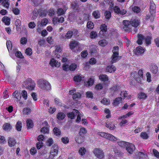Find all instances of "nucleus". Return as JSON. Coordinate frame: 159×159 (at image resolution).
Masks as SVG:
<instances>
[{
  "label": "nucleus",
  "instance_id": "1",
  "mask_svg": "<svg viewBox=\"0 0 159 159\" xmlns=\"http://www.w3.org/2000/svg\"><path fill=\"white\" fill-rule=\"evenodd\" d=\"M38 84L39 87L43 89L48 90L50 89L51 88L50 84L45 80H39L38 81Z\"/></svg>",
  "mask_w": 159,
  "mask_h": 159
},
{
  "label": "nucleus",
  "instance_id": "2",
  "mask_svg": "<svg viewBox=\"0 0 159 159\" xmlns=\"http://www.w3.org/2000/svg\"><path fill=\"white\" fill-rule=\"evenodd\" d=\"M119 48L118 46L114 47L113 49L112 52L113 53L111 57V63L112 64L117 61L120 59V57L119 56Z\"/></svg>",
  "mask_w": 159,
  "mask_h": 159
},
{
  "label": "nucleus",
  "instance_id": "3",
  "mask_svg": "<svg viewBox=\"0 0 159 159\" xmlns=\"http://www.w3.org/2000/svg\"><path fill=\"white\" fill-rule=\"evenodd\" d=\"M80 114L77 110L73 109L72 111L70 112V119H74L75 117L77 116L76 122L77 123H79L81 120Z\"/></svg>",
  "mask_w": 159,
  "mask_h": 159
},
{
  "label": "nucleus",
  "instance_id": "4",
  "mask_svg": "<svg viewBox=\"0 0 159 159\" xmlns=\"http://www.w3.org/2000/svg\"><path fill=\"white\" fill-rule=\"evenodd\" d=\"M80 47V44L77 41H73L70 43V49L75 52L79 51Z\"/></svg>",
  "mask_w": 159,
  "mask_h": 159
},
{
  "label": "nucleus",
  "instance_id": "5",
  "mask_svg": "<svg viewBox=\"0 0 159 159\" xmlns=\"http://www.w3.org/2000/svg\"><path fill=\"white\" fill-rule=\"evenodd\" d=\"M131 27L130 21L127 20H125L123 21V25L121 26L123 30L126 31H130Z\"/></svg>",
  "mask_w": 159,
  "mask_h": 159
},
{
  "label": "nucleus",
  "instance_id": "6",
  "mask_svg": "<svg viewBox=\"0 0 159 159\" xmlns=\"http://www.w3.org/2000/svg\"><path fill=\"white\" fill-rule=\"evenodd\" d=\"M98 134L100 136L104 137L111 141H116L117 140L116 138L115 137L110 134L100 132L98 133Z\"/></svg>",
  "mask_w": 159,
  "mask_h": 159
},
{
  "label": "nucleus",
  "instance_id": "7",
  "mask_svg": "<svg viewBox=\"0 0 159 159\" xmlns=\"http://www.w3.org/2000/svg\"><path fill=\"white\" fill-rule=\"evenodd\" d=\"M93 153L96 157L99 158H102L104 156L103 152L99 148H95L93 150Z\"/></svg>",
  "mask_w": 159,
  "mask_h": 159
},
{
  "label": "nucleus",
  "instance_id": "8",
  "mask_svg": "<svg viewBox=\"0 0 159 159\" xmlns=\"http://www.w3.org/2000/svg\"><path fill=\"white\" fill-rule=\"evenodd\" d=\"M54 102L56 105H57L60 106H63L64 107L63 109L64 111H67L69 110V106L62 104L61 101L58 98H56L54 99Z\"/></svg>",
  "mask_w": 159,
  "mask_h": 159
},
{
  "label": "nucleus",
  "instance_id": "9",
  "mask_svg": "<svg viewBox=\"0 0 159 159\" xmlns=\"http://www.w3.org/2000/svg\"><path fill=\"white\" fill-rule=\"evenodd\" d=\"M70 94L72 95L73 99L76 100L81 97V94L79 92H76L75 89L70 90Z\"/></svg>",
  "mask_w": 159,
  "mask_h": 159
},
{
  "label": "nucleus",
  "instance_id": "10",
  "mask_svg": "<svg viewBox=\"0 0 159 159\" xmlns=\"http://www.w3.org/2000/svg\"><path fill=\"white\" fill-rule=\"evenodd\" d=\"M135 148L134 145L133 144H128L126 147V149L127 152L130 154H132L135 150Z\"/></svg>",
  "mask_w": 159,
  "mask_h": 159
},
{
  "label": "nucleus",
  "instance_id": "11",
  "mask_svg": "<svg viewBox=\"0 0 159 159\" xmlns=\"http://www.w3.org/2000/svg\"><path fill=\"white\" fill-rule=\"evenodd\" d=\"M49 64L51 66H54L57 67H59L61 65L60 62H58L54 58L51 59Z\"/></svg>",
  "mask_w": 159,
  "mask_h": 159
},
{
  "label": "nucleus",
  "instance_id": "12",
  "mask_svg": "<svg viewBox=\"0 0 159 159\" xmlns=\"http://www.w3.org/2000/svg\"><path fill=\"white\" fill-rule=\"evenodd\" d=\"M16 143V142L14 138L10 137L8 138V144L9 147H13Z\"/></svg>",
  "mask_w": 159,
  "mask_h": 159
},
{
  "label": "nucleus",
  "instance_id": "13",
  "mask_svg": "<svg viewBox=\"0 0 159 159\" xmlns=\"http://www.w3.org/2000/svg\"><path fill=\"white\" fill-rule=\"evenodd\" d=\"M87 132V130L86 128L82 127L80 128L79 131V135L85 138V136Z\"/></svg>",
  "mask_w": 159,
  "mask_h": 159
},
{
  "label": "nucleus",
  "instance_id": "14",
  "mask_svg": "<svg viewBox=\"0 0 159 159\" xmlns=\"http://www.w3.org/2000/svg\"><path fill=\"white\" fill-rule=\"evenodd\" d=\"M58 146L54 144L51 149L50 152L53 154H54V156H56L58 153Z\"/></svg>",
  "mask_w": 159,
  "mask_h": 159
},
{
  "label": "nucleus",
  "instance_id": "15",
  "mask_svg": "<svg viewBox=\"0 0 159 159\" xmlns=\"http://www.w3.org/2000/svg\"><path fill=\"white\" fill-rule=\"evenodd\" d=\"M130 22L131 25V27H137L140 24V20L138 19H133Z\"/></svg>",
  "mask_w": 159,
  "mask_h": 159
},
{
  "label": "nucleus",
  "instance_id": "16",
  "mask_svg": "<svg viewBox=\"0 0 159 159\" xmlns=\"http://www.w3.org/2000/svg\"><path fill=\"white\" fill-rule=\"evenodd\" d=\"M94 82V79L93 78H90L88 81L84 83V85L87 87H89L92 85Z\"/></svg>",
  "mask_w": 159,
  "mask_h": 159
},
{
  "label": "nucleus",
  "instance_id": "17",
  "mask_svg": "<svg viewBox=\"0 0 159 159\" xmlns=\"http://www.w3.org/2000/svg\"><path fill=\"white\" fill-rule=\"evenodd\" d=\"M138 39L137 41V43L139 44H142V41L144 40V37L142 34H139L138 36Z\"/></svg>",
  "mask_w": 159,
  "mask_h": 159
},
{
  "label": "nucleus",
  "instance_id": "18",
  "mask_svg": "<svg viewBox=\"0 0 159 159\" xmlns=\"http://www.w3.org/2000/svg\"><path fill=\"white\" fill-rule=\"evenodd\" d=\"M156 5L153 2H151L150 6V12L152 14H155Z\"/></svg>",
  "mask_w": 159,
  "mask_h": 159
},
{
  "label": "nucleus",
  "instance_id": "19",
  "mask_svg": "<svg viewBox=\"0 0 159 159\" xmlns=\"http://www.w3.org/2000/svg\"><path fill=\"white\" fill-rule=\"evenodd\" d=\"M92 14L93 17L96 19H99L100 17V13L98 10L93 11Z\"/></svg>",
  "mask_w": 159,
  "mask_h": 159
},
{
  "label": "nucleus",
  "instance_id": "20",
  "mask_svg": "<svg viewBox=\"0 0 159 159\" xmlns=\"http://www.w3.org/2000/svg\"><path fill=\"white\" fill-rule=\"evenodd\" d=\"M29 83L28 86H26V88L30 90H33L35 85L34 81L31 79V81Z\"/></svg>",
  "mask_w": 159,
  "mask_h": 159
},
{
  "label": "nucleus",
  "instance_id": "21",
  "mask_svg": "<svg viewBox=\"0 0 159 159\" xmlns=\"http://www.w3.org/2000/svg\"><path fill=\"white\" fill-rule=\"evenodd\" d=\"M107 71L110 73L114 72L116 70L115 67L113 65L108 66L106 68Z\"/></svg>",
  "mask_w": 159,
  "mask_h": 159
},
{
  "label": "nucleus",
  "instance_id": "22",
  "mask_svg": "<svg viewBox=\"0 0 159 159\" xmlns=\"http://www.w3.org/2000/svg\"><path fill=\"white\" fill-rule=\"evenodd\" d=\"M2 21L6 25H9L10 24V19L7 16H5L2 18Z\"/></svg>",
  "mask_w": 159,
  "mask_h": 159
},
{
  "label": "nucleus",
  "instance_id": "23",
  "mask_svg": "<svg viewBox=\"0 0 159 159\" xmlns=\"http://www.w3.org/2000/svg\"><path fill=\"white\" fill-rule=\"evenodd\" d=\"M122 100V98L120 97H118L115 99L113 102V104L114 106H117L121 102Z\"/></svg>",
  "mask_w": 159,
  "mask_h": 159
},
{
  "label": "nucleus",
  "instance_id": "24",
  "mask_svg": "<svg viewBox=\"0 0 159 159\" xmlns=\"http://www.w3.org/2000/svg\"><path fill=\"white\" fill-rule=\"evenodd\" d=\"M106 126L111 130L113 129H115L116 127L113 123L112 122H107L106 123Z\"/></svg>",
  "mask_w": 159,
  "mask_h": 159
},
{
  "label": "nucleus",
  "instance_id": "25",
  "mask_svg": "<svg viewBox=\"0 0 159 159\" xmlns=\"http://www.w3.org/2000/svg\"><path fill=\"white\" fill-rule=\"evenodd\" d=\"M99 79L102 81H105L108 80V78L105 74H101L99 76Z\"/></svg>",
  "mask_w": 159,
  "mask_h": 159
},
{
  "label": "nucleus",
  "instance_id": "26",
  "mask_svg": "<svg viewBox=\"0 0 159 159\" xmlns=\"http://www.w3.org/2000/svg\"><path fill=\"white\" fill-rule=\"evenodd\" d=\"M39 13V11L37 9L35 8L33 12V16L32 19L33 20L36 19Z\"/></svg>",
  "mask_w": 159,
  "mask_h": 159
},
{
  "label": "nucleus",
  "instance_id": "27",
  "mask_svg": "<svg viewBox=\"0 0 159 159\" xmlns=\"http://www.w3.org/2000/svg\"><path fill=\"white\" fill-rule=\"evenodd\" d=\"M79 6L78 5L77 2H74L71 4V8L74 10L75 11H77L78 9Z\"/></svg>",
  "mask_w": 159,
  "mask_h": 159
},
{
  "label": "nucleus",
  "instance_id": "28",
  "mask_svg": "<svg viewBox=\"0 0 159 159\" xmlns=\"http://www.w3.org/2000/svg\"><path fill=\"white\" fill-rule=\"evenodd\" d=\"M78 32L77 30L76 29H73L70 31V38L72 36H78Z\"/></svg>",
  "mask_w": 159,
  "mask_h": 159
},
{
  "label": "nucleus",
  "instance_id": "29",
  "mask_svg": "<svg viewBox=\"0 0 159 159\" xmlns=\"http://www.w3.org/2000/svg\"><path fill=\"white\" fill-rule=\"evenodd\" d=\"M104 16L105 19L109 20L111 16V12L109 11H106L104 12Z\"/></svg>",
  "mask_w": 159,
  "mask_h": 159
},
{
  "label": "nucleus",
  "instance_id": "30",
  "mask_svg": "<svg viewBox=\"0 0 159 159\" xmlns=\"http://www.w3.org/2000/svg\"><path fill=\"white\" fill-rule=\"evenodd\" d=\"M65 115L62 112H59L57 115V118L59 120H62L65 117Z\"/></svg>",
  "mask_w": 159,
  "mask_h": 159
},
{
  "label": "nucleus",
  "instance_id": "31",
  "mask_svg": "<svg viewBox=\"0 0 159 159\" xmlns=\"http://www.w3.org/2000/svg\"><path fill=\"white\" fill-rule=\"evenodd\" d=\"M3 127L5 130L8 131L11 129V126L9 124L6 123L3 125Z\"/></svg>",
  "mask_w": 159,
  "mask_h": 159
},
{
  "label": "nucleus",
  "instance_id": "32",
  "mask_svg": "<svg viewBox=\"0 0 159 159\" xmlns=\"http://www.w3.org/2000/svg\"><path fill=\"white\" fill-rule=\"evenodd\" d=\"M84 138H85L79 135V136L75 138V141L78 143H81L83 141Z\"/></svg>",
  "mask_w": 159,
  "mask_h": 159
},
{
  "label": "nucleus",
  "instance_id": "33",
  "mask_svg": "<svg viewBox=\"0 0 159 159\" xmlns=\"http://www.w3.org/2000/svg\"><path fill=\"white\" fill-rule=\"evenodd\" d=\"M27 126L28 128H32L33 125L32 121L30 119H28L26 121Z\"/></svg>",
  "mask_w": 159,
  "mask_h": 159
},
{
  "label": "nucleus",
  "instance_id": "34",
  "mask_svg": "<svg viewBox=\"0 0 159 159\" xmlns=\"http://www.w3.org/2000/svg\"><path fill=\"white\" fill-rule=\"evenodd\" d=\"M140 137L145 139H147L149 138L148 134L146 132H142L141 133Z\"/></svg>",
  "mask_w": 159,
  "mask_h": 159
},
{
  "label": "nucleus",
  "instance_id": "35",
  "mask_svg": "<svg viewBox=\"0 0 159 159\" xmlns=\"http://www.w3.org/2000/svg\"><path fill=\"white\" fill-rule=\"evenodd\" d=\"M136 50L137 53L139 54L143 53L144 52V49L141 46H139L136 48Z\"/></svg>",
  "mask_w": 159,
  "mask_h": 159
},
{
  "label": "nucleus",
  "instance_id": "36",
  "mask_svg": "<svg viewBox=\"0 0 159 159\" xmlns=\"http://www.w3.org/2000/svg\"><path fill=\"white\" fill-rule=\"evenodd\" d=\"M157 67L155 65L152 66L151 69V71L154 74H156L157 72Z\"/></svg>",
  "mask_w": 159,
  "mask_h": 159
},
{
  "label": "nucleus",
  "instance_id": "37",
  "mask_svg": "<svg viewBox=\"0 0 159 159\" xmlns=\"http://www.w3.org/2000/svg\"><path fill=\"white\" fill-rule=\"evenodd\" d=\"M21 123L20 121H18L16 125V129L18 131H20L21 129Z\"/></svg>",
  "mask_w": 159,
  "mask_h": 159
},
{
  "label": "nucleus",
  "instance_id": "38",
  "mask_svg": "<svg viewBox=\"0 0 159 159\" xmlns=\"http://www.w3.org/2000/svg\"><path fill=\"white\" fill-rule=\"evenodd\" d=\"M53 131L54 134L57 136L59 135L61 133L60 130L57 127L54 128Z\"/></svg>",
  "mask_w": 159,
  "mask_h": 159
},
{
  "label": "nucleus",
  "instance_id": "39",
  "mask_svg": "<svg viewBox=\"0 0 159 159\" xmlns=\"http://www.w3.org/2000/svg\"><path fill=\"white\" fill-rule=\"evenodd\" d=\"M31 109L29 108H25L23 110V114L25 115H28L31 112Z\"/></svg>",
  "mask_w": 159,
  "mask_h": 159
},
{
  "label": "nucleus",
  "instance_id": "40",
  "mask_svg": "<svg viewBox=\"0 0 159 159\" xmlns=\"http://www.w3.org/2000/svg\"><path fill=\"white\" fill-rule=\"evenodd\" d=\"M82 77L80 75H77L74 77V80L77 82H79L82 80Z\"/></svg>",
  "mask_w": 159,
  "mask_h": 159
},
{
  "label": "nucleus",
  "instance_id": "41",
  "mask_svg": "<svg viewBox=\"0 0 159 159\" xmlns=\"http://www.w3.org/2000/svg\"><path fill=\"white\" fill-rule=\"evenodd\" d=\"M40 131L44 134L48 133L49 132V129L48 127H44L41 129Z\"/></svg>",
  "mask_w": 159,
  "mask_h": 159
},
{
  "label": "nucleus",
  "instance_id": "42",
  "mask_svg": "<svg viewBox=\"0 0 159 159\" xmlns=\"http://www.w3.org/2000/svg\"><path fill=\"white\" fill-rule=\"evenodd\" d=\"M61 38L64 40L69 39H70V30L68 31L65 35L62 36Z\"/></svg>",
  "mask_w": 159,
  "mask_h": 159
},
{
  "label": "nucleus",
  "instance_id": "43",
  "mask_svg": "<svg viewBox=\"0 0 159 159\" xmlns=\"http://www.w3.org/2000/svg\"><path fill=\"white\" fill-rule=\"evenodd\" d=\"M100 28L101 30L104 31L105 32H106L107 30V26L105 24L101 25L100 26Z\"/></svg>",
  "mask_w": 159,
  "mask_h": 159
},
{
  "label": "nucleus",
  "instance_id": "44",
  "mask_svg": "<svg viewBox=\"0 0 159 159\" xmlns=\"http://www.w3.org/2000/svg\"><path fill=\"white\" fill-rule=\"evenodd\" d=\"M63 70L65 71H67L70 70V66L68 64H64L62 66Z\"/></svg>",
  "mask_w": 159,
  "mask_h": 159
},
{
  "label": "nucleus",
  "instance_id": "45",
  "mask_svg": "<svg viewBox=\"0 0 159 159\" xmlns=\"http://www.w3.org/2000/svg\"><path fill=\"white\" fill-rule=\"evenodd\" d=\"M101 102L102 103L104 104L107 105H108L110 102V100L106 98H104L101 101Z\"/></svg>",
  "mask_w": 159,
  "mask_h": 159
},
{
  "label": "nucleus",
  "instance_id": "46",
  "mask_svg": "<svg viewBox=\"0 0 159 159\" xmlns=\"http://www.w3.org/2000/svg\"><path fill=\"white\" fill-rule=\"evenodd\" d=\"M103 84L99 83L96 85L95 88L96 89L98 90H101L103 88Z\"/></svg>",
  "mask_w": 159,
  "mask_h": 159
},
{
  "label": "nucleus",
  "instance_id": "47",
  "mask_svg": "<svg viewBox=\"0 0 159 159\" xmlns=\"http://www.w3.org/2000/svg\"><path fill=\"white\" fill-rule=\"evenodd\" d=\"M147 97V95L145 93L141 92L140 94H138V97L141 99H144L146 98Z\"/></svg>",
  "mask_w": 159,
  "mask_h": 159
},
{
  "label": "nucleus",
  "instance_id": "48",
  "mask_svg": "<svg viewBox=\"0 0 159 159\" xmlns=\"http://www.w3.org/2000/svg\"><path fill=\"white\" fill-rule=\"evenodd\" d=\"M87 26L88 28L91 29L93 28L94 24L92 22L88 21L87 23Z\"/></svg>",
  "mask_w": 159,
  "mask_h": 159
},
{
  "label": "nucleus",
  "instance_id": "49",
  "mask_svg": "<svg viewBox=\"0 0 159 159\" xmlns=\"http://www.w3.org/2000/svg\"><path fill=\"white\" fill-rule=\"evenodd\" d=\"M90 36L91 39H94L97 36V34L96 32L92 31L90 33Z\"/></svg>",
  "mask_w": 159,
  "mask_h": 159
},
{
  "label": "nucleus",
  "instance_id": "50",
  "mask_svg": "<svg viewBox=\"0 0 159 159\" xmlns=\"http://www.w3.org/2000/svg\"><path fill=\"white\" fill-rule=\"evenodd\" d=\"M86 152V150L84 148H81L79 150V153L81 156L84 155Z\"/></svg>",
  "mask_w": 159,
  "mask_h": 159
},
{
  "label": "nucleus",
  "instance_id": "51",
  "mask_svg": "<svg viewBox=\"0 0 159 159\" xmlns=\"http://www.w3.org/2000/svg\"><path fill=\"white\" fill-rule=\"evenodd\" d=\"M31 48H27L25 51V53L28 55L30 56L32 53V52Z\"/></svg>",
  "mask_w": 159,
  "mask_h": 159
},
{
  "label": "nucleus",
  "instance_id": "52",
  "mask_svg": "<svg viewBox=\"0 0 159 159\" xmlns=\"http://www.w3.org/2000/svg\"><path fill=\"white\" fill-rule=\"evenodd\" d=\"M151 37L149 36H147L146 38L144 37V40L147 44L149 45L151 44Z\"/></svg>",
  "mask_w": 159,
  "mask_h": 159
},
{
  "label": "nucleus",
  "instance_id": "53",
  "mask_svg": "<svg viewBox=\"0 0 159 159\" xmlns=\"http://www.w3.org/2000/svg\"><path fill=\"white\" fill-rule=\"evenodd\" d=\"M64 13V11L62 8H59L58 9L57 14L58 15H62Z\"/></svg>",
  "mask_w": 159,
  "mask_h": 159
},
{
  "label": "nucleus",
  "instance_id": "54",
  "mask_svg": "<svg viewBox=\"0 0 159 159\" xmlns=\"http://www.w3.org/2000/svg\"><path fill=\"white\" fill-rule=\"evenodd\" d=\"M30 81H31V79L28 78L24 82V84H23V86H24L25 87V86H26V87L27 86H28Z\"/></svg>",
  "mask_w": 159,
  "mask_h": 159
},
{
  "label": "nucleus",
  "instance_id": "55",
  "mask_svg": "<svg viewBox=\"0 0 159 159\" xmlns=\"http://www.w3.org/2000/svg\"><path fill=\"white\" fill-rule=\"evenodd\" d=\"M99 44L101 46H105L106 44V41L105 40H102L99 41Z\"/></svg>",
  "mask_w": 159,
  "mask_h": 159
},
{
  "label": "nucleus",
  "instance_id": "56",
  "mask_svg": "<svg viewBox=\"0 0 159 159\" xmlns=\"http://www.w3.org/2000/svg\"><path fill=\"white\" fill-rule=\"evenodd\" d=\"M151 16H150L149 15H147L145 17V19L146 20H148L150 18H151V21H152L154 20V17L155 16V14H151Z\"/></svg>",
  "mask_w": 159,
  "mask_h": 159
},
{
  "label": "nucleus",
  "instance_id": "57",
  "mask_svg": "<svg viewBox=\"0 0 159 159\" xmlns=\"http://www.w3.org/2000/svg\"><path fill=\"white\" fill-rule=\"evenodd\" d=\"M127 143L125 141H120L118 143V145L121 147H124L127 146Z\"/></svg>",
  "mask_w": 159,
  "mask_h": 159
},
{
  "label": "nucleus",
  "instance_id": "58",
  "mask_svg": "<svg viewBox=\"0 0 159 159\" xmlns=\"http://www.w3.org/2000/svg\"><path fill=\"white\" fill-rule=\"evenodd\" d=\"M15 55L16 57L20 58H24V56L22 55L21 52L20 51H17L15 53Z\"/></svg>",
  "mask_w": 159,
  "mask_h": 159
},
{
  "label": "nucleus",
  "instance_id": "59",
  "mask_svg": "<svg viewBox=\"0 0 159 159\" xmlns=\"http://www.w3.org/2000/svg\"><path fill=\"white\" fill-rule=\"evenodd\" d=\"M133 11L134 12L136 13H138L140 12V8L137 6H135L132 8Z\"/></svg>",
  "mask_w": 159,
  "mask_h": 159
},
{
  "label": "nucleus",
  "instance_id": "60",
  "mask_svg": "<svg viewBox=\"0 0 159 159\" xmlns=\"http://www.w3.org/2000/svg\"><path fill=\"white\" fill-rule=\"evenodd\" d=\"M113 10L115 13L119 14L120 10L118 6H115L114 7Z\"/></svg>",
  "mask_w": 159,
  "mask_h": 159
},
{
  "label": "nucleus",
  "instance_id": "61",
  "mask_svg": "<svg viewBox=\"0 0 159 159\" xmlns=\"http://www.w3.org/2000/svg\"><path fill=\"white\" fill-rule=\"evenodd\" d=\"M20 42L22 44H26L27 42V39L26 38L23 37L21 38Z\"/></svg>",
  "mask_w": 159,
  "mask_h": 159
},
{
  "label": "nucleus",
  "instance_id": "62",
  "mask_svg": "<svg viewBox=\"0 0 159 159\" xmlns=\"http://www.w3.org/2000/svg\"><path fill=\"white\" fill-rule=\"evenodd\" d=\"M12 11L15 15H18L20 13V10L18 8H13Z\"/></svg>",
  "mask_w": 159,
  "mask_h": 159
},
{
  "label": "nucleus",
  "instance_id": "63",
  "mask_svg": "<svg viewBox=\"0 0 159 159\" xmlns=\"http://www.w3.org/2000/svg\"><path fill=\"white\" fill-rule=\"evenodd\" d=\"M61 141L64 143L66 144L69 143V139L67 137H63L61 139Z\"/></svg>",
  "mask_w": 159,
  "mask_h": 159
},
{
  "label": "nucleus",
  "instance_id": "64",
  "mask_svg": "<svg viewBox=\"0 0 159 159\" xmlns=\"http://www.w3.org/2000/svg\"><path fill=\"white\" fill-rule=\"evenodd\" d=\"M43 145V143L41 141H39L36 144V147L38 149H40Z\"/></svg>",
  "mask_w": 159,
  "mask_h": 159
}]
</instances>
